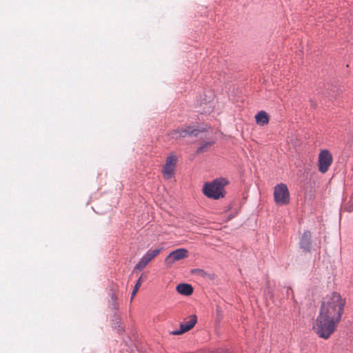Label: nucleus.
<instances>
[{
  "mask_svg": "<svg viewBox=\"0 0 353 353\" xmlns=\"http://www.w3.org/2000/svg\"><path fill=\"white\" fill-rule=\"evenodd\" d=\"M345 304V301L341 296L339 293L333 292L330 296L323 300L319 315L339 323Z\"/></svg>",
  "mask_w": 353,
  "mask_h": 353,
  "instance_id": "obj_1",
  "label": "nucleus"
},
{
  "mask_svg": "<svg viewBox=\"0 0 353 353\" xmlns=\"http://www.w3.org/2000/svg\"><path fill=\"white\" fill-rule=\"evenodd\" d=\"M339 322L318 315L313 325L314 332L324 339H328L336 331Z\"/></svg>",
  "mask_w": 353,
  "mask_h": 353,
  "instance_id": "obj_2",
  "label": "nucleus"
},
{
  "mask_svg": "<svg viewBox=\"0 0 353 353\" xmlns=\"http://www.w3.org/2000/svg\"><path fill=\"white\" fill-rule=\"evenodd\" d=\"M228 184L225 178H218L211 183H206L203 188L204 194L210 199H219L224 196V187Z\"/></svg>",
  "mask_w": 353,
  "mask_h": 353,
  "instance_id": "obj_3",
  "label": "nucleus"
},
{
  "mask_svg": "<svg viewBox=\"0 0 353 353\" xmlns=\"http://www.w3.org/2000/svg\"><path fill=\"white\" fill-rule=\"evenodd\" d=\"M274 199L278 205H284L290 203V192L285 184L281 183L274 187Z\"/></svg>",
  "mask_w": 353,
  "mask_h": 353,
  "instance_id": "obj_4",
  "label": "nucleus"
},
{
  "mask_svg": "<svg viewBox=\"0 0 353 353\" xmlns=\"http://www.w3.org/2000/svg\"><path fill=\"white\" fill-rule=\"evenodd\" d=\"M176 163L177 157L174 154H170L166 158L165 163L163 165L162 171L163 175L165 179H169L174 176Z\"/></svg>",
  "mask_w": 353,
  "mask_h": 353,
  "instance_id": "obj_5",
  "label": "nucleus"
},
{
  "mask_svg": "<svg viewBox=\"0 0 353 353\" xmlns=\"http://www.w3.org/2000/svg\"><path fill=\"white\" fill-rule=\"evenodd\" d=\"M333 159L331 153L327 150H322L319 154V170L320 172L325 173L332 163Z\"/></svg>",
  "mask_w": 353,
  "mask_h": 353,
  "instance_id": "obj_6",
  "label": "nucleus"
},
{
  "mask_svg": "<svg viewBox=\"0 0 353 353\" xmlns=\"http://www.w3.org/2000/svg\"><path fill=\"white\" fill-rule=\"evenodd\" d=\"M201 130L198 128H194L192 126H187L181 129L172 130L170 132V136L172 139H177L185 137H196Z\"/></svg>",
  "mask_w": 353,
  "mask_h": 353,
  "instance_id": "obj_7",
  "label": "nucleus"
},
{
  "mask_svg": "<svg viewBox=\"0 0 353 353\" xmlns=\"http://www.w3.org/2000/svg\"><path fill=\"white\" fill-rule=\"evenodd\" d=\"M188 256V251L185 248H179L171 252L165 259L168 266H171L174 262L185 259Z\"/></svg>",
  "mask_w": 353,
  "mask_h": 353,
  "instance_id": "obj_8",
  "label": "nucleus"
},
{
  "mask_svg": "<svg viewBox=\"0 0 353 353\" xmlns=\"http://www.w3.org/2000/svg\"><path fill=\"white\" fill-rule=\"evenodd\" d=\"M162 250V248H157L153 250H148L140 259L136 265L135 268L138 270L143 269L148 263L156 257Z\"/></svg>",
  "mask_w": 353,
  "mask_h": 353,
  "instance_id": "obj_9",
  "label": "nucleus"
},
{
  "mask_svg": "<svg viewBox=\"0 0 353 353\" xmlns=\"http://www.w3.org/2000/svg\"><path fill=\"white\" fill-rule=\"evenodd\" d=\"M197 321L196 316L194 314L190 315L189 319L180 325V328L171 332L172 335H180L189 330H190L196 324Z\"/></svg>",
  "mask_w": 353,
  "mask_h": 353,
  "instance_id": "obj_10",
  "label": "nucleus"
},
{
  "mask_svg": "<svg viewBox=\"0 0 353 353\" xmlns=\"http://www.w3.org/2000/svg\"><path fill=\"white\" fill-rule=\"evenodd\" d=\"M300 248L304 252H310L312 248L311 232L305 231L300 239Z\"/></svg>",
  "mask_w": 353,
  "mask_h": 353,
  "instance_id": "obj_11",
  "label": "nucleus"
},
{
  "mask_svg": "<svg viewBox=\"0 0 353 353\" xmlns=\"http://www.w3.org/2000/svg\"><path fill=\"white\" fill-rule=\"evenodd\" d=\"M176 291L183 295L189 296L193 292V288L190 284L180 283L176 288Z\"/></svg>",
  "mask_w": 353,
  "mask_h": 353,
  "instance_id": "obj_12",
  "label": "nucleus"
},
{
  "mask_svg": "<svg viewBox=\"0 0 353 353\" xmlns=\"http://www.w3.org/2000/svg\"><path fill=\"white\" fill-rule=\"evenodd\" d=\"M255 121L259 125H264L268 123L269 117L266 112L261 110L255 115Z\"/></svg>",
  "mask_w": 353,
  "mask_h": 353,
  "instance_id": "obj_13",
  "label": "nucleus"
},
{
  "mask_svg": "<svg viewBox=\"0 0 353 353\" xmlns=\"http://www.w3.org/2000/svg\"><path fill=\"white\" fill-rule=\"evenodd\" d=\"M212 145V142H205L204 143H203L196 150V152L199 154V153H201V152H204L207 150L208 148L211 146Z\"/></svg>",
  "mask_w": 353,
  "mask_h": 353,
  "instance_id": "obj_14",
  "label": "nucleus"
},
{
  "mask_svg": "<svg viewBox=\"0 0 353 353\" xmlns=\"http://www.w3.org/2000/svg\"><path fill=\"white\" fill-rule=\"evenodd\" d=\"M141 279H142V277L141 276V277L138 279V281H137V283H136V284H135V285H134V289H133V290H132V294H131V299H132L134 298V296H135V294H137V291H138V290H139V287L141 286V282H142V281H141Z\"/></svg>",
  "mask_w": 353,
  "mask_h": 353,
  "instance_id": "obj_15",
  "label": "nucleus"
},
{
  "mask_svg": "<svg viewBox=\"0 0 353 353\" xmlns=\"http://www.w3.org/2000/svg\"><path fill=\"white\" fill-rule=\"evenodd\" d=\"M117 295L112 292L111 294V301H112V305L114 308H116V301H117Z\"/></svg>",
  "mask_w": 353,
  "mask_h": 353,
  "instance_id": "obj_16",
  "label": "nucleus"
},
{
  "mask_svg": "<svg viewBox=\"0 0 353 353\" xmlns=\"http://www.w3.org/2000/svg\"><path fill=\"white\" fill-rule=\"evenodd\" d=\"M194 271L198 272L202 276H207L208 273L205 272L203 270L196 269Z\"/></svg>",
  "mask_w": 353,
  "mask_h": 353,
  "instance_id": "obj_17",
  "label": "nucleus"
},
{
  "mask_svg": "<svg viewBox=\"0 0 353 353\" xmlns=\"http://www.w3.org/2000/svg\"><path fill=\"white\" fill-rule=\"evenodd\" d=\"M207 276L210 279H214V274H207Z\"/></svg>",
  "mask_w": 353,
  "mask_h": 353,
  "instance_id": "obj_18",
  "label": "nucleus"
},
{
  "mask_svg": "<svg viewBox=\"0 0 353 353\" xmlns=\"http://www.w3.org/2000/svg\"><path fill=\"white\" fill-rule=\"evenodd\" d=\"M216 312H217V313H220L221 310L219 308H217Z\"/></svg>",
  "mask_w": 353,
  "mask_h": 353,
  "instance_id": "obj_19",
  "label": "nucleus"
}]
</instances>
